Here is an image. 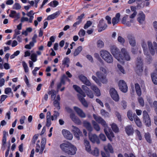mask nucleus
<instances>
[{"label":"nucleus","instance_id":"nucleus-1","mask_svg":"<svg viewBox=\"0 0 157 157\" xmlns=\"http://www.w3.org/2000/svg\"><path fill=\"white\" fill-rule=\"evenodd\" d=\"M93 116L95 121L98 123L101 124L104 127V131L105 134L109 139L112 141V138L114 137V135L111 130L108 127L105 121L99 116L94 114Z\"/></svg>","mask_w":157,"mask_h":157},{"label":"nucleus","instance_id":"nucleus-2","mask_svg":"<svg viewBox=\"0 0 157 157\" xmlns=\"http://www.w3.org/2000/svg\"><path fill=\"white\" fill-rule=\"evenodd\" d=\"M79 79L83 83L88 86H90V88L95 94V95L99 97L101 95L100 90L98 87L94 84H92L90 81L85 76L81 75L79 76Z\"/></svg>","mask_w":157,"mask_h":157},{"label":"nucleus","instance_id":"nucleus-3","mask_svg":"<svg viewBox=\"0 0 157 157\" xmlns=\"http://www.w3.org/2000/svg\"><path fill=\"white\" fill-rule=\"evenodd\" d=\"M60 147L62 151L70 155L75 154L77 150L75 147L69 142L61 144Z\"/></svg>","mask_w":157,"mask_h":157},{"label":"nucleus","instance_id":"nucleus-4","mask_svg":"<svg viewBox=\"0 0 157 157\" xmlns=\"http://www.w3.org/2000/svg\"><path fill=\"white\" fill-rule=\"evenodd\" d=\"M73 87L75 90L79 94L78 95V96L80 101L84 106L86 107H87L88 106L87 103L84 98V97L86 96L84 92L82 90L80 87L76 85H74Z\"/></svg>","mask_w":157,"mask_h":157},{"label":"nucleus","instance_id":"nucleus-5","mask_svg":"<svg viewBox=\"0 0 157 157\" xmlns=\"http://www.w3.org/2000/svg\"><path fill=\"white\" fill-rule=\"evenodd\" d=\"M100 71L96 72V75L102 83H106L107 82L105 75L107 72L106 69L103 67H101L100 68Z\"/></svg>","mask_w":157,"mask_h":157},{"label":"nucleus","instance_id":"nucleus-6","mask_svg":"<svg viewBox=\"0 0 157 157\" xmlns=\"http://www.w3.org/2000/svg\"><path fill=\"white\" fill-rule=\"evenodd\" d=\"M100 54L101 57L106 62L109 63L113 62V57L107 51L102 50L100 51Z\"/></svg>","mask_w":157,"mask_h":157},{"label":"nucleus","instance_id":"nucleus-7","mask_svg":"<svg viewBox=\"0 0 157 157\" xmlns=\"http://www.w3.org/2000/svg\"><path fill=\"white\" fill-rule=\"evenodd\" d=\"M121 53L123 55L122 56L121 54L119 59L117 60L120 63H123L124 60L126 61H130L131 59V57L129 53L124 48H122L121 50Z\"/></svg>","mask_w":157,"mask_h":157},{"label":"nucleus","instance_id":"nucleus-8","mask_svg":"<svg viewBox=\"0 0 157 157\" xmlns=\"http://www.w3.org/2000/svg\"><path fill=\"white\" fill-rule=\"evenodd\" d=\"M141 45L145 55L147 56V62L150 63L151 61V57L150 56L148 52L147 43L144 40H142L141 42Z\"/></svg>","mask_w":157,"mask_h":157},{"label":"nucleus","instance_id":"nucleus-9","mask_svg":"<svg viewBox=\"0 0 157 157\" xmlns=\"http://www.w3.org/2000/svg\"><path fill=\"white\" fill-rule=\"evenodd\" d=\"M147 45L149 49L151 54L153 55L155 52L157 54V44L155 42H154L152 44L150 41H147Z\"/></svg>","mask_w":157,"mask_h":157},{"label":"nucleus","instance_id":"nucleus-10","mask_svg":"<svg viewBox=\"0 0 157 157\" xmlns=\"http://www.w3.org/2000/svg\"><path fill=\"white\" fill-rule=\"evenodd\" d=\"M110 52L114 57L117 59H119L121 55L119 49L116 46H112L110 48Z\"/></svg>","mask_w":157,"mask_h":157},{"label":"nucleus","instance_id":"nucleus-11","mask_svg":"<svg viewBox=\"0 0 157 157\" xmlns=\"http://www.w3.org/2000/svg\"><path fill=\"white\" fill-rule=\"evenodd\" d=\"M136 71L137 73L140 74L142 72L143 70V63L140 57H138L137 58L136 63Z\"/></svg>","mask_w":157,"mask_h":157},{"label":"nucleus","instance_id":"nucleus-12","mask_svg":"<svg viewBox=\"0 0 157 157\" xmlns=\"http://www.w3.org/2000/svg\"><path fill=\"white\" fill-rule=\"evenodd\" d=\"M71 131L73 132L75 137L78 140H79L80 136H82V132L79 128L74 125L72 126Z\"/></svg>","mask_w":157,"mask_h":157},{"label":"nucleus","instance_id":"nucleus-13","mask_svg":"<svg viewBox=\"0 0 157 157\" xmlns=\"http://www.w3.org/2000/svg\"><path fill=\"white\" fill-rule=\"evenodd\" d=\"M143 118L144 121L146 126L149 127L151 125V120L149 115L146 110H144L143 112Z\"/></svg>","mask_w":157,"mask_h":157},{"label":"nucleus","instance_id":"nucleus-14","mask_svg":"<svg viewBox=\"0 0 157 157\" xmlns=\"http://www.w3.org/2000/svg\"><path fill=\"white\" fill-rule=\"evenodd\" d=\"M104 149L106 152V154L104 152H101V155L102 157H107V156H109V154L107 153V152H109L110 153H113V152L112 147L110 144H108L107 146H105Z\"/></svg>","mask_w":157,"mask_h":157},{"label":"nucleus","instance_id":"nucleus-15","mask_svg":"<svg viewBox=\"0 0 157 157\" xmlns=\"http://www.w3.org/2000/svg\"><path fill=\"white\" fill-rule=\"evenodd\" d=\"M110 95L113 99L116 101H118L119 97L117 92L114 88H111L109 90Z\"/></svg>","mask_w":157,"mask_h":157},{"label":"nucleus","instance_id":"nucleus-16","mask_svg":"<svg viewBox=\"0 0 157 157\" xmlns=\"http://www.w3.org/2000/svg\"><path fill=\"white\" fill-rule=\"evenodd\" d=\"M118 85L121 91L124 93L127 92L128 87L126 83L124 80H120L119 82Z\"/></svg>","mask_w":157,"mask_h":157},{"label":"nucleus","instance_id":"nucleus-17","mask_svg":"<svg viewBox=\"0 0 157 157\" xmlns=\"http://www.w3.org/2000/svg\"><path fill=\"white\" fill-rule=\"evenodd\" d=\"M82 88L84 91V93H86L87 95L90 98H94V95L92 92L86 86L82 85Z\"/></svg>","mask_w":157,"mask_h":157},{"label":"nucleus","instance_id":"nucleus-18","mask_svg":"<svg viewBox=\"0 0 157 157\" xmlns=\"http://www.w3.org/2000/svg\"><path fill=\"white\" fill-rule=\"evenodd\" d=\"M98 27L99 28V32H101L105 29L107 27V25L104 22V20L103 19H101L98 25Z\"/></svg>","mask_w":157,"mask_h":157},{"label":"nucleus","instance_id":"nucleus-19","mask_svg":"<svg viewBox=\"0 0 157 157\" xmlns=\"http://www.w3.org/2000/svg\"><path fill=\"white\" fill-rule=\"evenodd\" d=\"M89 136L90 140L93 143H96L97 144L100 143L99 139L96 134H92L90 132L89 133Z\"/></svg>","mask_w":157,"mask_h":157},{"label":"nucleus","instance_id":"nucleus-20","mask_svg":"<svg viewBox=\"0 0 157 157\" xmlns=\"http://www.w3.org/2000/svg\"><path fill=\"white\" fill-rule=\"evenodd\" d=\"M127 38L130 45L132 47H135L136 45V41L134 36L132 34H128Z\"/></svg>","mask_w":157,"mask_h":157},{"label":"nucleus","instance_id":"nucleus-21","mask_svg":"<svg viewBox=\"0 0 157 157\" xmlns=\"http://www.w3.org/2000/svg\"><path fill=\"white\" fill-rule=\"evenodd\" d=\"M62 133L63 136L67 139L71 140L73 136L71 132L67 130L63 129L62 131Z\"/></svg>","mask_w":157,"mask_h":157},{"label":"nucleus","instance_id":"nucleus-22","mask_svg":"<svg viewBox=\"0 0 157 157\" xmlns=\"http://www.w3.org/2000/svg\"><path fill=\"white\" fill-rule=\"evenodd\" d=\"M67 79V77L65 75H63L61 78L60 82L57 83V92H58L59 89L60 88L62 85H64L65 84V79Z\"/></svg>","mask_w":157,"mask_h":157},{"label":"nucleus","instance_id":"nucleus-23","mask_svg":"<svg viewBox=\"0 0 157 157\" xmlns=\"http://www.w3.org/2000/svg\"><path fill=\"white\" fill-rule=\"evenodd\" d=\"M154 65L155 68V72L151 74V77L152 82L154 83L155 84L157 85V77L156 76V75L157 74V63H155Z\"/></svg>","mask_w":157,"mask_h":157},{"label":"nucleus","instance_id":"nucleus-24","mask_svg":"<svg viewBox=\"0 0 157 157\" xmlns=\"http://www.w3.org/2000/svg\"><path fill=\"white\" fill-rule=\"evenodd\" d=\"M125 131L128 136L132 135L134 133V129L132 125H128L125 127Z\"/></svg>","mask_w":157,"mask_h":157},{"label":"nucleus","instance_id":"nucleus-25","mask_svg":"<svg viewBox=\"0 0 157 157\" xmlns=\"http://www.w3.org/2000/svg\"><path fill=\"white\" fill-rule=\"evenodd\" d=\"M9 16L10 17L14 18L15 20H17L20 18V14L19 13H17L14 10H11Z\"/></svg>","mask_w":157,"mask_h":157},{"label":"nucleus","instance_id":"nucleus-26","mask_svg":"<svg viewBox=\"0 0 157 157\" xmlns=\"http://www.w3.org/2000/svg\"><path fill=\"white\" fill-rule=\"evenodd\" d=\"M74 109L78 115L80 117L82 118H84L86 117L85 113L81 109L75 106L74 107Z\"/></svg>","mask_w":157,"mask_h":157},{"label":"nucleus","instance_id":"nucleus-27","mask_svg":"<svg viewBox=\"0 0 157 157\" xmlns=\"http://www.w3.org/2000/svg\"><path fill=\"white\" fill-rule=\"evenodd\" d=\"M145 17V15L143 12L142 11L140 12L138 14V17L137 18V21L140 24H142L144 21Z\"/></svg>","mask_w":157,"mask_h":157},{"label":"nucleus","instance_id":"nucleus-28","mask_svg":"<svg viewBox=\"0 0 157 157\" xmlns=\"http://www.w3.org/2000/svg\"><path fill=\"white\" fill-rule=\"evenodd\" d=\"M121 14L119 13H117L115 15V17L112 19V23L113 25L118 23L120 21Z\"/></svg>","mask_w":157,"mask_h":157},{"label":"nucleus","instance_id":"nucleus-29","mask_svg":"<svg viewBox=\"0 0 157 157\" xmlns=\"http://www.w3.org/2000/svg\"><path fill=\"white\" fill-rule=\"evenodd\" d=\"M60 14V12L59 11H58L55 12V13H54L52 14L49 15L47 19L48 20H50L54 19L55 18H56V17H57Z\"/></svg>","mask_w":157,"mask_h":157},{"label":"nucleus","instance_id":"nucleus-30","mask_svg":"<svg viewBox=\"0 0 157 157\" xmlns=\"http://www.w3.org/2000/svg\"><path fill=\"white\" fill-rule=\"evenodd\" d=\"M133 118L136 125L139 127L142 126V123L140 118L136 116L135 113L133 114Z\"/></svg>","mask_w":157,"mask_h":157},{"label":"nucleus","instance_id":"nucleus-31","mask_svg":"<svg viewBox=\"0 0 157 157\" xmlns=\"http://www.w3.org/2000/svg\"><path fill=\"white\" fill-rule=\"evenodd\" d=\"M83 124L84 126L90 133L93 130V129L90 123L87 121H84L83 123Z\"/></svg>","mask_w":157,"mask_h":157},{"label":"nucleus","instance_id":"nucleus-32","mask_svg":"<svg viewBox=\"0 0 157 157\" xmlns=\"http://www.w3.org/2000/svg\"><path fill=\"white\" fill-rule=\"evenodd\" d=\"M83 124L84 126L90 133L93 130V129L90 123L87 121H84L83 123Z\"/></svg>","mask_w":157,"mask_h":157},{"label":"nucleus","instance_id":"nucleus-33","mask_svg":"<svg viewBox=\"0 0 157 157\" xmlns=\"http://www.w3.org/2000/svg\"><path fill=\"white\" fill-rule=\"evenodd\" d=\"M84 144L86 150L87 152H91V148L89 141L86 140H84Z\"/></svg>","mask_w":157,"mask_h":157},{"label":"nucleus","instance_id":"nucleus-34","mask_svg":"<svg viewBox=\"0 0 157 157\" xmlns=\"http://www.w3.org/2000/svg\"><path fill=\"white\" fill-rule=\"evenodd\" d=\"M2 142V148L3 149V151H4L5 150L6 144V133H4Z\"/></svg>","mask_w":157,"mask_h":157},{"label":"nucleus","instance_id":"nucleus-35","mask_svg":"<svg viewBox=\"0 0 157 157\" xmlns=\"http://www.w3.org/2000/svg\"><path fill=\"white\" fill-rule=\"evenodd\" d=\"M4 93L6 94L9 95V97H13V93L12 92L11 88L10 87H7L5 88Z\"/></svg>","mask_w":157,"mask_h":157},{"label":"nucleus","instance_id":"nucleus-36","mask_svg":"<svg viewBox=\"0 0 157 157\" xmlns=\"http://www.w3.org/2000/svg\"><path fill=\"white\" fill-rule=\"evenodd\" d=\"M135 86L137 94L139 96H140L141 95V91L139 85L138 83H136Z\"/></svg>","mask_w":157,"mask_h":157},{"label":"nucleus","instance_id":"nucleus-37","mask_svg":"<svg viewBox=\"0 0 157 157\" xmlns=\"http://www.w3.org/2000/svg\"><path fill=\"white\" fill-rule=\"evenodd\" d=\"M82 46H78L76 49L73 53V56H76L78 55L82 51Z\"/></svg>","mask_w":157,"mask_h":157},{"label":"nucleus","instance_id":"nucleus-38","mask_svg":"<svg viewBox=\"0 0 157 157\" xmlns=\"http://www.w3.org/2000/svg\"><path fill=\"white\" fill-rule=\"evenodd\" d=\"M56 94V91L54 90H52L48 91V94L51 95V98L53 100L55 99Z\"/></svg>","mask_w":157,"mask_h":157},{"label":"nucleus","instance_id":"nucleus-39","mask_svg":"<svg viewBox=\"0 0 157 157\" xmlns=\"http://www.w3.org/2000/svg\"><path fill=\"white\" fill-rule=\"evenodd\" d=\"M69 58L67 57L64 58L62 60V64L65 66H66L67 67H69Z\"/></svg>","mask_w":157,"mask_h":157},{"label":"nucleus","instance_id":"nucleus-40","mask_svg":"<svg viewBox=\"0 0 157 157\" xmlns=\"http://www.w3.org/2000/svg\"><path fill=\"white\" fill-rule=\"evenodd\" d=\"M136 134V139L137 140H141L142 139V137L140 132L138 130H136L135 131Z\"/></svg>","mask_w":157,"mask_h":157},{"label":"nucleus","instance_id":"nucleus-41","mask_svg":"<svg viewBox=\"0 0 157 157\" xmlns=\"http://www.w3.org/2000/svg\"><path fill=\"white\" fill-rule=\"evenodd\" d=\"M92 123L94 129L97 131L100 130V128L99 125L94 121H92Z\"/></svg>","mask_w":157,"mask_h":157},{"label":"nucleus","instance_id":"nucleus-42","mask_svg":"<svg viewBox=\"0 0 157 157\" xmlns=\"http://www.w3.org/2000/svg\"><path fill=\"white\" fill-rule=\"evenodd\" d=\"M54 114L51 116V120L52 121L56 120L57 119V117L59 116V114L58 112L54 111Z\"/></svg>","mask_w":157,"mask_h":157},{"label":"nucleus","instance_id":"nucleus-43","mask_svg":"<svg viewBox=\"0 0 157 157\" xmlns=\"http://www.w3.org/2000/svg\"><path fill=\"white\" fill-rule=\"evenodd\" d=\"M101 115L105 117H109V113L103 109H102L100 111Z\"/></svg>","mask_w":157,"mask_h":157},{"label":"nucleus","instance_id":"nucleus-44","mask_svg":"<svg viewBox=\"0 0 157 157\" xmlns=\"http://www.w3.org/2000/svg\"><path fill=\"white\" fill-rule=\"evenodd\" d=\"M97 44L98 47L99 48H101L104 46V43L102 40H100L97 41Z\"/></svg>","mask_w":157,"mask_h":157},{"label":"nucleus","instance_id":"nucleus-45","mask_svg":"<svg viewBox=\"0 0 157 157\" xmlns=\"http://www.w3.org/2000/svg\"><path fill=\"white\" fill-rule=\"evenodd\" d=\"M58 4V2L57 1L54 0L48 4L50 6L55 7H56Z\"/></svg>","mask_w":157,"mask_h":157},{"label":"nucleus","instance_id":"nucleus-46","mask_svg":"<svg viewBox=\"0 0 157 157\" xmlns=\"http://www.w3.org/2000/svg\"><path fill=\"white\" fill-rule=\"evenodd\" d=\"M22 65L24 68L25 72V73L28 72L29 70L27 63L25 61H23L22 62Z\"/></svg>","mask_w":157,"mask_h":157},{"label":"nucleus","instance_id":"nucleus-47","mask_svg":"<svg viewBox=\"0 0 157 157\" xmlns=\"http://www.w3.org/2000/svg\"><path fill=\"white\" fill-rule=\"evenodd\" d=\"M53 104L54 106L56 107V108L58 110L60 109V106L59 105V102L57 101V100H54Z\"/></svg>","mask_w":157,"mask_h":157},{"label":"nucleus","instance_id":"nucleus-48","mask_svg":"<svg viewBox=\"0 0 157 157\" xmlns=\"http://www.w3.org/2000/svg\"><path fill=\"white\" fill-rule=\"evenodd\" d=\"M127 116L129 119L131 121H133V115H132V113L131 111H128L127 112Z\"/></svg>","mask_w":157,"mask_h":157},{"label":"nucleus","instance_id":"nucleus-49","mask_svg":"<svg viewBox=\"0 0 157 157\" xmlns=\"http://www.w3.org/2000/svg\"><path fill=\"white\" fill-rule=\"evenodd\" d=\"M144 137L147 141L149 143L151 142V136L149 133H145Z\"/></svg>","mask_w":157,"mask_h":157},{"label":"nucleus","instance_id":"nucleus-50","mask_svg":"<svg viewBox=\"0 0 157 157\" xmlns=\"http://www.w3.org/2000/svg\"><path fill=\"white\" fill-rule=\"evenodd\" d=\"M111 128L113 131L115 132H118V128L115 124H111Z\"/></svg>","mask_w":157,"mask_h":157},{"label":"nucleus","instance_id":"nucleus-51","mask_svg":"<svg viewBox=\"0 0 157 157\" xmlns=\"http://www.w3.org/2000/svg\"><path fill=\"white\" fill-rule=\"evenodd\" d=\"M92 79L99 86H101V83L100 82L99 79L95 76L93 75L92 76Z\"/></svg>","mask_w":157,"mask_h":157},{"label":"nucleus","instance_id":"nucleus-52","mask_svg":"<svg viewBox=\"0 0 157 157\" xmlns=\"http://www.w3.org/2000/svg\"><path fill=\"white\" fill-rule=\"evenodd\" d=\"M86 33L85 31L82 29H81L78 33V35L80 37L83 36Z\"/></svg>","mask_w":157,"mask_h":157},{"label":"nucleus","instance_id":"nucleus-53","mask_svg":"<svg viewBox=\"0 0 157 157\" xmlns=\"http://www.w3.org/2000/svg\"><path fill=\"white\" fill-rule=\"evenodd\" d=\"M92 24V22L90 21H88L86 22V23L85 24L84 26V28L85 29H86L88 27H89Z\"/></svg>","mask_w":157,"mask_h":157},{"label":"nucleus","instance_id":"nucleus-54","mask_svg":"<svg viewBox=\"0 0 157 157\" xmlns=\"http://www.w3.org/2000/svg\"><path fill=\"white\" fill-rule=\"evenodd\" d=\"M31 59L33 62L37 61V55L35 53H33L31 55Z\"/></svg>","mask_w":157,"mask_h":157},{"label":"nucleus","instance_id":"nucleus-55","mask_svg":"<svg viewBox=\"0 0 157 157\" xmlns=\"http://www.w3.org/2000/svg\"><path fill=\"white\" fill-rule=\"evenodd\" d=\"M20 53V51L19 50H17L12 55L10 56V58L11 59H13L16 56H17Z\"/></svg>","mask_w":157,"mask_h":157},{"label":"nucleus","instance_id":"nucleus-56","mask_svg":"<svg viewBox=\"0 0 157 157\" xmlns=\"http://www.w3.org/2000/svg\"><path fill=\"white\" fill-rule=\"evenodd\" d=\"M13 9L18 10L21 8V6L19 3H17L14 4L13 6Z\"/></svg>","mask_w":157,"mask_h":157},{"label":"nucleus","instance_id":"nucleus-57","mask_svg":"<svg viewBox=\"0 0 157 157\" xmlns=\"http://www.w3.org/2000/svg\"><path fill=\"white\" fill-rule=\"evenodd\" d=\"M117 40L118 42L120 43L121 44H123L124 43V39L121 36H119L118 37Z\"/></svg>","mask_w":157,"mask_h":157},{"label":"nucleus","instance_id":"nucleus-58","mask_svg":"<svg viewBox=\"0 0 157 157\" xmlns=\"http://www.w3.org/2000/svg\"><path fill=\"white\" fill-rule=\"evenodd\" d=\"M138 101L140 105L143 106L144 105V101L143 99L142 98L140 97L138 98Z\"/></svg>","mask_w":157,"mask_h":157},{"label":"nucleus","instance_id":"nucleus-59","mask_svg":"<svg viewBox=\"0 0 157 157\" xmlns=\"http://www.w3.org/2000/svg\"><path fill=\"white\" fill-rule=\"evenodd\" d=\"M117 66L120 71L123 74H124V70L123 67L120 65L117 64Z\"/></svg>","mask_w":157,"mask_h":157},{"label":"nucleus","instance_id":"nucleus-60","mask_svg":"<svg viewBox=\"0 0 157 157\" xmlns=\"http://www.w3.org/2000/svg\"><path fill=\"white\" fill-rule=\"evenodd\" d=\"M92 153L93 155L96 156H98L99 154V151L98 149L97 148H95L94 151H93Z\"/></svg>","mask_w":157,"mask_h":157},{"label":"nucleus","instance_id":"nucleus-61","mask_svg":"<svg viewBox=\"0 0 157 157\" xmlns=\"http://www.w3.org/2000/svg\"><path fill=\"white\" fill-rule=\"evenodd\" d=\"M128 17V16L127 15H125L122 18L121 20V22L122 24H125L126 20Z\"/></svg>","mask_w":157,"mask_h":157},{"label":"nucleus","instance_id":"nucleus-62","mask_svg":"<svg viewBox=\"0 0 157 157\" xmlns=\"http://www.w3.org/2000/svg\"><path fill=\"white\" fill-rule=\"evenodd\" d=\"M8 96L5 95H2L1 96L0 101L1 102H3L7 97Z\"/></svg>","mask_w":157,"mask_h":157},{"label":"nucleus","instance_id":"nucleus-63","mask_svg":"<svg viewBox=\"0 0 157 157\" xmlns=\"http://www.w3.org/2000/svg\"><path fill=\"white\" fill-rule=\"evenodd\" d=\"M99 137L103 141H105L106 140L105 136L103 134H100Z\"/></svg>","mask_w":157,"mask_h":157},{"label":"nucleus","instance_id":"nucleus-64","mask_svg":"<svg viewBox=\"0 0 157 157\" xmlns=\"http://www.w3.org/2000/svg\"><path fill=\"white\" fill-rule=\"evenodd\" d=\"M26 119V117L25 116H23L21 117L20 120V122L21 124H23L24 123V121Z\"/></svg>","mask_w":157,"mask_h":157}]
</instances>
